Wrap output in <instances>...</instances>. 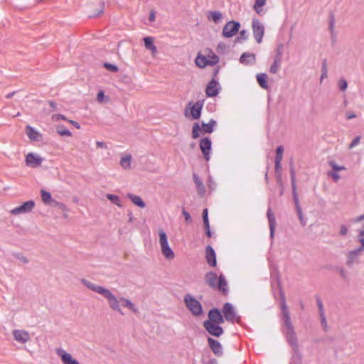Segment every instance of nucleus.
<instances>
[{"label": "nucleus", "mask_w": 364, "mask_h": 364, "mask_svg": "<svg viewBox=\"0 0 364 364\" xmlns=\"http://www.w3.org/2000/svg\"><path fill=\"white\" fill-rule=\"evenodd\" d=\"M82 283L89 289L96 293H98L99 294L105 297L107 300L109 307L112 310L117 311L120 314L124 315V314L119 307V301L122 302V306L132 310L134 313L138 312V309L128 299H126L124 297H120L118 299L108 289L93 284L85 279H82Z\"/></svg>", "instance_id": "1"}, {"label": "nucleus", "mask_w": 364, "mask_h": 364, "mask_svg": "<svg viewBox=\"0 0 364 364\" xmlns=\"http://www.w3.org/2000/svg\"><path fill=\"white\" fill-rule=\"evenodd\" d=\"M281 309L284 328L283 333L285 335L287 341L289 343V345L296 348L298 346L297 338L294 329V326L291 323L289 312L284 296H282V299Z\"/></svg>", "instance_id": "2"}, {"label": "nucleus", "mask_w": 364, "mask_h": 364, "mask_svg": "<svg viewBox=\"0 0 364 364\" xmlns=\"http://www.w3.org/2000/svg\"><path fill=\"white\" fill-rule=\"evenodd\" d=\"M206 284L213 289H218L222 294L227 295L229 291L228 282L223 274L219 276L213 271L208 272L205 275Z\"/></svg>", "instance_id": "3"}, {"label": "nucleus", "mask_w": 364, "mask_h": 364, "mask_svg": "<svg viewBox=\"0 0 364 364\" xmlns=\"http://www.w3.org/2000/svg\"><path fill=\"white\" fill-rule=\"evenodd\" d=\"M222 314L224 318V321L226 320L228 322L232 323H241L240 316L237 315L235 309L230 303L227 302L223 305V307L222 309Z\"/></svg>", "instance_id": "4"}, {"label": "nucleus", "mask_w": 364, "mask_h": 364, "mask_svg": "<svg viewBox=\"0 0 364 364\" xmlns=\"http://www.w3.org/2000/svg\"><path fill=\"white\" fill-rule=\"evenodd\" d=\"M290 174H291V187H292V196H293V199H294V201L295 203L298 217H299V219L301 225L303 226H305L306 223L304 218L303 213H302V210H301V208L300 207L299 202V198H298L297 192H296L295 172H294V170L293 168H291V170H290Z\"/></svg>", "instance_id": "5"}, {"label": "nucleus", "mask_w": 364, "mask_h": 364, "mask_svg": "<svg viewBox=\"0 0 364 364\" xmlns=\"http://www.w3.org/2000/svg\"><path fill=\"white\" fill-rule=\"evenodd\" d=\"M184 303L187 309L195 316H199L203 314V308L201 304L193 296L188 294L184 296Z\"/></svg>", "instance_id": "6"}, {"label": "nucleus", "mask_w": 364, "mask_h": 364, "mask_svg": "<svg viewBox=\"0 0 364 364\" xmlns=\"http://www.w3.org/2000/svg\"><path fill=\"white\" fill-rule=\"evenodd\" d=\"M159 242L161 245V252L167 259H171L174 257L175 255L172 249L169 247L168 243L167 235L166 232L161 230L159 232Z\"/></svg>", "instance_id": "7"}, {"label": "nucleus", "mask_w": 364, "mask_h": 364, "mask_svg": "<svg viewBox=\"0 0 364 364\" xmlns=\"http://www.w3.org/2000/svg\"><path fill=\"white\" fill-rule=\"evenodd\" d=\"M253 36L257 43H261L264 33V25L259 19L254 18L252 21Z\"/></svg>", "instance_id": "8"}, {"label": "nucleus", "mask_w": 364, "mask_h": 364, "mask_svg": "<svg viewBox=\"0 0 364 364\" xmlns=\"http://www.w3.org/2000/svg\"><path fill=\"white\" fill-rule=\"evenodd\" d=\"M220 324V323H213L211 321H204L203 327L211 336L220 337L224 333V330Z\"/></svg>", "instance_id": "9"}, {"label": "nucleus", "mask_w": 364, "mask_h": 364, "mask_svg": "<svg viewBox=\"0 0 364 364\" xmlns=\"http://www.w3.org/2000/svg\"><path fill=\"white\" fill-rule=\"evenodd\" d=\"M240 23L237 21H230L223 27V35L226 38L233 36L239 30Z\"/></svg>", "instance_id": "10"}, {"label": "nucleus", "mask_w": 364, "mask_h": 364, "mask_svg": "<svg viewBox=\"0 0 364 364\" xmlns=\"http://www.w3.org/2000/svg\"><path fill=\"white\" fill-rule=\"evenodd\" d=\"M35 207V202L33 200H28L22 205L16 207L11 210L13 215L24 214L30 213Z\"/></svg>", "instance_id": "11"}, {"label": "nucleus", "mask_w": 364, "mask_h": 364, "mask_svg": "<svg viewBox=\"0 0 364 364\" xmlns=\"http://www.w3.org/2000/svg\"><path fill=\"white\" fill-rule=\"evenodd\" d=\"M200 149L204 156L205 161H209L210 158V151L212 142L210 138L204 137L200 141Z\"/></svg>", "instance_id": "12"}, {"label": "nucleus", "mask_w": 364, "mask_h": 364, "mask_svg": "<svg viewBox=\"0 0 364 364\" xmlns=\"http://www.w3.org/2000/svg\"><path fill=\"white\" fill-rule=\"evenodd\" d=\"M207 340L208 346L214 355L217 357H221L223 355V350L221 343L218 341L210 337H208Z\"/></svg>", "instance_id": "13"}, {"label": "nucleus", "mask_w": 364, "mask_h": 364, "mask_svg": "<svg viewBox=\"0 0 364 364\" xmlns=\"http://www.w3.org/2000/svg\"><path fill=\"white\" fill-rule=\"evenodd\" d=\"M220 85L218 80L213 78L207 85L205 94L208 97H213L219 93Z\"/></svg>", "instance_id": "14"}, {"label": "nucleus", "mask_w": 364, "mask_h": 364, "mask_svg": "<svg viewBox=\"0 0 364 364\" xmlns=\"http://www.w3.org/2000/svg\"><path fill=\"white\" fill-rule=\"evenodd\" d=\"M208 320L205 321H211L213 323H223L224 318L223 314L219 311L218 309L214 308L208 312Z\"/></svg>", "instance_id": "15"}, {"label": "nucleus", "mask_w": 364, "mask_h": 364, "mask_svg": "<svg viewBox=\"0 0 364 364\" xmlns=\"http://www.w3.org/2000/svg\"><path fill=\"white\" fill-rule=\"evenodd\" d=\"M42 161L43 159L33 153H29L26 156V164L30 167L36 168L39 166Z\"/></svg>", "instance_id": "16"}, {"label": "nucleus", "mask_w": 364, "mask_h": 364, "mask_svg": "<svg viewBox=\"0 0 364 364\" xmlns=\"http://www.w3.org/2000/svg\"><path fill=\"white\" fill-rule=\"evenodd\" d=\"M282 58V50L279 48L277 50L276 55L274 56V62L269 68V72L272 74H276L279 69Z\"/></svg>", "instance_id": "17"}, {"label": "nucleus", "mask_w": 364, "mask_h": 364, "mask_svg": "<svg viewBox=\"0 0 364 364\" xmlns=\"http://www.w3.org/2000/svg\"><path fill=\"white\" fill-rule=\"evenodd\" d=\"M14 339L21 343H26L30 339L29 333L23 330H14Z\"/></svg>", "instance_id": "18"}, {"label": "nucleus", "mask_w": 364, "mask_h": 364, "mask_svg": "<svg viewBox=\"0 0 364 364\" xmlns=\"http://www.w3.org/2000/svg\"><path fill=\"white\" fill-rule=\"evenodd\" d=\"M363 251V250H361L360 247H359L355 250L348 252L346 264L348 267H351L355 262H357L359 255L361 254Z\"/></svg>", "instance_id": "19"}, {"label": "nucleus", "mask_w": 364, "mask_h": 364, "mask_svg": "<svg viewBox=\"0 0 364 364\" xmlns=\"http://www.w3.org/2000/svg\"><path fill=\"white\" fill-rule=\"evenodd\" d=\"M57 353L60 356L63 364H80L78 361L74 359L70 354L68 353L63 349L58 350Z\"/></svg>", "instance_id": "20"}, {"label": "nucleus", "mask_w": 364, "mask_h": 364, "mask_svg": "<svg viewBox=\"0 0 364 364\" xmlns=\"http://www.w3.org/2000/svg\"><path fill=\"white\" fill-rule=\"evenodd\" d=\"M267 216L268 218L269 225V230H270V237L272 239L274 237V231H275V227H276V219L274 214L272 213V209L270 207H269L267 213Z\"/></svg>", "instance_id": "21"}, {"label": "nucleus", "mask_w": 364, "mask_h": 364, "mask_svg": "<svg viewBox=\"0 0 364 364\" xmlns=\"http://www.w3.org/2000/svg\"><path fill=\"white\" fill-rule=\"evenodd\" d=\"M206 261L208 264L211 267H215L217 264L216 255L213 248L208 245L206 247Z\"/></svg>", "instance_id": "22"}, {"label": "nucleus", "mask_w": 364, "mask_h": 364, "mask_svg": "<svg viewBox=\"0 0 364 364\" xmlns=\"http://www.w3.org/2000/svg\"><path fill=\"white\" fill-rule=\"evenodd\" d=\"M203 108V102L197 101L191 107V114L194 119H198L200 117L201 110Z\"/></svg>", "instance_id": "23"}, {"label": "nucleus", "mask_w": 364, "mask_h": 364, "mask_svg": "<svg viewBox=\"0 0 364 364\" xmlns=\"http://www.w3.org/2000/svg\"><path fill=\"white\" fill-rule=\"evenodd\" d=\"M256 59L255 55L253 53H244L240 58V62L244 65H254Z\"/></svg>", "instance_id": "24"}, {"label": "nucleus", "mask_w": 364, "mask_h": 364, "mask_svg": "<svg viewBox=\"0 0 364 364\" xmlns=\"http://www.w3.org/2000/svg\"><path fill=\"white\" fill-rule=\"evenodd\" d=\"M26 132L28 137L33 141H38L39 137L41 136L34 128L30 125H27L26 127Z\"/></svg>", "instance_id": "25"}, {"label": "nucleus", "mask_w": 364, "mask_h": 364, "mask_svg": "<svg viewBox=\"0 0 364 364\" xmlns=\"http://www.w3.org/2000/svg\"><path fill=\"white\" fill-rule=\"evenodd\" d=\"M266 2L267 0H255L253 9L258 15L263 16L265 14L266 11L262 7L266 4Z\"/></svg>", "instance_id": "26"}, {"label": "nucleus", "mask_w": 364, "mask_h": 364, "mask_svg": "<svg viewBox=\"0 0 364 364\" xmlns=\"http://www.w3.org/2000/svg\"><path fill=\"white\" fill-rule=\"evenodd\" d=\"M145 48L151 51L153 54L157 52V48L154 43V38L150 36L144 38Z\"/></svg>", "instance_id": "27"}, {"label": "nucleus", "mask_w": 364, "mask_h": 364, "mask_svg": "<svg viewBox=\"0 0 364 364\" xmlns=\"http://www.w3.org/2000/svg\"><path fill=\"white\" fill-rule=\"evenodd\" d=\"M193 178L198 193L201 196L204 195L205 189L202 181L200 180L199 176L196 173L193 174Z\"/></svg>", "instance_id": "28"}, {"label": "nucleus", "mask_w": 364, "mask_h": 364, "mask_svg": "<svg viewBox=\"0 0 364 364\" xmlns=\"http://www.w3.org/2000/svg\"><path fill=\"white\" fill-rule=\"evenodd\" d=\"M257 80L259 86L263 89L267 90L269 88V85L267 84V75L265 73L257 74Z\"/></svg>", "instance_id": "29"}, {"label": "nucleus", "mask_w": 364, "mask_h": 364, "mask_svg": "<svg viewBox=\"0 0 364 364\" xmlns=\"http://www.w3.org/2000/svg\"><path fill=\"white\" fill-rule=\"evenodd\" d=\"M127 197L136 205H137L140 208H142L146 206L145 203L142 200V199L139 196L134 195L132 193H128Z\"/></svg>", "instance_id": "30"}, {"label": "nucleus", "mask_w": 364, "mask_h": 364, "mask_svg": "<svg viewBox=\"0 0 364 364\" xmlns=\"http://www.w3.org/2000/svg\"><path fill=\"white\" fill-rule=\"evenodd\" d=\"M195 63L198 67L200 68H203L205 66L208 65L207 57L205 55H202L200 54H198V56L196 57L195 60Z\"/></svg>", "instance_id": "31"}, {"label": "nucleus", "mask_w": 364, "mask_h": 364, "mask_svg": "<svg viewBox=\"0 0 364 364\" xmlns=\"http://www.w3.org/2000/svg\"><path fill=\"white\" fill-rule=\"evenodd\" d=\"M216 122L214 119H210L208 123H202L203 131L205 133H212L214 130L213 127L215 126Z\"/></svg>", "instance_id": "32"}, {"label": "nucleus", "mask_w": 364, "mask_h": 364, "mask_svg": "<svg viewBox=\"0 0 364 364\" xmlns=\"http://www.w3.org/2000/svg\"><path fill=\"white\" fill-rule=\"evenodd\" d=\"M208 18L213 20L215 23H218L222 18V14L218 11H210Z\"/></svg>", "instance_id": "33"}, {"label": "nucleus", "mask_w": 364, "mask_h": 364, "mask_svg": "<svg viewBox=\"0 0 364 364\" xmlns=\"http://www.w3.org/2000/svg\"><path fill=\"white\" fill-rule=\"evenodd\" d=\"M131 155H127L125 156L122 157L120 160V165L122 168L127 169L129 168L131 166Z\"/></svg>", "instance_id": "34"}, {"label": "nucleus", "mask_w": 364, "mask_h": 364, "mask_svg": "<svg viewBox=\"0 0 364 364\" xmlns=\"http://www.w3.org/2000/svg\"><path fill=\"white\" fill-rule=\"evenodd\" d=\"M206 57L208 65H215L219 62L218 56L213 52H210V54L208 55Z\"/></svg>", "instance_id": "35"}, {"label": "nucleus", "mask_w": 364, "mask_h": 364, "mask_svg": "<svg viewBox=\"0 0 364 364\" xmlns=\"http://www.w3.org/2000/svg\"><path fill=\"white\" fill-rule=\"evenodd\" d=\"M41 194L42 200L45 204H48L49 203L51 202L52 197H51V194L49 192H48L45 190H41Z\"/></svg>", "instance_id": "36"}, {"label": "nucleus", "mask_w": 364, "mask_h": 364, "mask_svg": "<svg viewBox=\"0 0 364 364\" xmlns=\"http://www.w3.org/2000/svg\"><path fill=\"white\" fill-rule=\"evenodd\" d=\"M107 198L117 206L122 207L121 200L118 196L108 193L107 194Z\"/></svg>", "instance_id": "37"}, {"label": "nucleus", "mask_w": 364, "mask_h": 364, "mask_svg": "<svg viewBox=\"0 0 364 364\" xmlns=\"http://www.w3.org/2000/svg\"><path fill=\"white\" fill-rule=\"evenodd\" d=\"M201 132V128L198 123H195L193 126L192 129V137L193 139H197L200 136V132Z\"/></svg>", "instance_id": "38"}, {"label": "nucleus", "mask_w": 364, "mask_h": 364, "mask_svg": "<svg viewBox=\"0 0 364 364\" xmlns=\"http://www.w3.org/2000/svg\"><path fill=\"white\" fill-rule=\"evenodd\" d=\"M57 132L59 135L62 136H72V133L67 129L64 128L63 127H57Z\"/></svg>", "instance_id": "39"}, {"label": "nucleus", "mask_w": 364, "mask_h": 364, "mask_svg": "<svg viewBox=\"0 0 364 364\" xmlns=\"http://www.w3.org/2000/svg\"><path fill=\"white\" fill-rule=\"evenodd\" d=\"M248 33L245 30H242L240 32L239 36L236 38L235 42L242 43L243 41L247 39Z\"/></svg>", "instance_id": "40"}, {"label": "nucleus", "mask_w": 364, "mask_h": 364, "mask_svg": "<svg viewBox=\"0 0 364 364\" xmlns=\"http://www.w3.org/2000/svg\"><path fill=\"white\" fill-rule=\"evenodd\" d=\"M327 74H328V68H327V63H326V60H324L323 61V63H322V68H321V82H322V80L327 77Z\"/></svg>", "instance_id": "41"}, {"label": "nucleus", "mask_w": 364, "mask_h": 364, "mask_svg": "<svg viewBox=\"0 0 364 364\" xmlns=\"http://www.w3.org/2000/svg\"><path fill=\"white\" fill-rule=\"evenodd\" d=\"M329 165L332 168L333 171H335V172H337L339 171H343V170L346 169V168L344 166L337 165L336 161H329Z\"/></svg>", "instance_id": "42"}, {"label": "nucleus", "mask_w": 364, "mask_h": 364, "mask_svg": "<svg viewBox=\"0 0 364 364\" xmlns=\"http://www.w3.org/2000/svg\"><path fill=\"white\" fill-rule=\"evenodd\" d=\"M316 304L318 308L319 316H322L324 314V309L322 300L318 296H316Z\"/></svg>", "instance_id": "43"}, {"label": "nucleus", "mask_w": 364, "mask_h": 364, "mask_svg": "<svg viewBox=\"0 0 364 364\" xmlns=\"http://www.w3.org/2000/svg\"><path fill=\"white\" fill-rule=\"evenodd\" d=\"M283 153H284V147L282 146H277V148L276 149L275 160L282 161Z\"/></svg>", "instance_id": "44"}, {"label": "nucleus", "mask_w": 364, "mask_h": 364, "mask_svg": "<svg viewBox=\"0 0 364 364\" xmlns=\"http://www.w3.org/2000/svg\"><path fill=\"white\" fill-rule=\"evenodd\" d=\"M338 86L341 91H345L348 87V82L344 78H341L338 82Z\"/></svg>", "instance_id": "45"}, {"label": "nucleus", "mask_w": 364, "mask_h": 364, "mask_svg": "<svg viewBox=\"0 0 364 364\" xmlns=\"http://www.w3.org/2000/svg\"><path fill=\"white\" fill-rule=\"evenodd\" d=\"M104 67L107 69L109 71H111V72H113V73H116L119 70V68L116 65H114V64H111V63H105L104 64Z\"/></svg>", "instance_id": "46"}, {"label": "nucleus", "mask_w": 364, "mask_h": 364, "mask_svg": "<svg viewBox=\"0 0 364 364\" xmlns=\"http://www.w3.org/2000/svg\"><path fill=\"white\" fill-rule=\"evenodd\" d=\"M358 241L360 243V249L364 251V229L361 230L358 233Z\"/></svg>", "instance_id": "47"}, {"label": "nucleus", "mask_w": 364, "mask_h": 364, "mask_svg": "<svg viewBox=\"0 0 364 364\" xmlns=\"http://www.w3.org/2000/svg\"><path fill=\"white\" fill-rule=\"evenodd\" d=\"M328 176L331 177L335 182H337L341 178L339 174L335 171H329L328 173Z\"/></svg>", "instance_id": "48"}, {"label": "nucleus", "mask_w": 364, "mask_h": 364, "mask_svg": "<svg viewBox=\"0 0 364 364\" xmlns=\"http://www.w3.org/2000/svg\"><path fill=\"white\" fill-rule=\"evenodd\" d=\"M360 136H355L353 139V141L350 142V144H349V149H352V148L355 147V146H357L360 143Z\"/></svg>", "instance_id": "49"}, {"label": "nucleus", "mask_w": 364, "mask_h": 364, "mask_svg": "<svg viewBox=\"0 0 364 364\" xmlns=\"http://www.w3.org/2000/svg\"><path fill=\"white\" fill-rule=\"evenodd\" d=\"M14 257L16 258H17L18 259H19L23 263L26 264L28 262V259L26 257H24L22 254H20V253L14 254Z\"/></svg>", "instance_id": "50"}, {"label": "nucleus", "mask_w": 364, "mask_h": 364, "mask_svg": "<svg viewBox=\"0 0 364 364\" xmlns=\"http://www.w3.org/2000/svg\"><path fill=\"white\" fill-rule=\"evenodd\" d=\"M52 119L54 121H59V120H67L65 116L61 114H55L52 116Z\"/></svg>", "instance_id": "51"}, {"label": "nucleus", "mask_w": 364, "mask_h": 364, "mask_svg": "<svg viewBox=\"0 0 364 364\" xmlns=\"http://www.w3.org/2000/svg\"><path fill=\"white\" fill-rule=\"evenodd\" d=\"M320 317H321V326H323V328L325 331H327L328 326H327V321L326 319L325 314H323L322 316H320Z\"/></svg>", "instance_id": "52"}, {"label": "nucleus", "mask_w": 364, "mask_h": 364, "mask_svg": "<svg viewBox=\"0 0 364 364\" xmlns=\"http://www.w3.org/2000/svg\"><path fill=\"white\" fill-rule=\"evenodd\" d=\"M348 228L345 225H342L340 228V235L342 236H346L348 234Z\"/></svg>", "instance_id": "53"}, {"label": "nucleus", "mask_w": 364, "mask_h": 364, "mask_svg": "<svg viewBox=\"0 0 364 364\" xmlns=\"http://www.w3.org/2000/svg\"><path fill=\"white\" fill-rule=\"evenodd\" d=\"M182 213L183 215L184 216L186 222L189 223L191 221V217L188 212L183 209Z\"/></svg>", "instance_id": "54"}, {"label": "nucleus", "mask_w": 364, "mask_h": 364, "mask_svg": "<svg viewBox=\"0 0 364 364\" xmlns=\"http://www.w3.org/2000/svg\"><path fill=\"white\" fill-rule=\"evenodd\" d=\"M281 160H275V171L279 172L282 169Z\"/></svg>", "instance_id": "55"}, {"label": "nucleus", "mask_w": 364, "mask_h": 364, "mask_svg": "<svg viewBox=\"0 0 364 364\" xmlns=\"http://www.w3.org/2000/svg\"><path fill=\"white\" fill-rule=\"evenodd\" d=\"M202 217H203V222L209 221V220H208V209L207 208H205L203 210Z\"/></svg>", "instance_id": "56"}, {"label": "nucleus", "mask_w": 364, "mask_h": 364, "mask_svg": "<svg viewBox=\"0 0 364 364\" xmlns=\"http://www.w3.org/2000/svg\"><path fill=\"white\" fill-rule=\"evenodd\" d=\"M105 97V94L103 91H100L97 95V100L98 102H101L103 101Z\"/></svg>", "instance_id": "57"}, {"label": "nucleus", "mask_w": 364, "mask_h": 364, "mask_svg": "<svg viewBox=\"0 0 364 364\" xmlns=\"http://www.w3.org/2000/svg\"><path fill=\"white\" fill-rule=\"evenodd\" d=\"M155 18H156L155 11L152 10L150 11L149 20V21L153 22L155 21Z\"/></svg>", "instance_id": "58"}, {"label": "nucleus", "mask_w": 364, "mask_h": 364, "mask_svg": "<svg viewBox=\"0 0 364 364\" xmlns=\"http://www.w3.org/2000/svg\"><path fill=\"white\" fill-rule=\"evenodd\" d=\"M333 28H334V18H333V16H332L329 21V29L331 33L333 32Z\"/></svg>", "instance_id": "59"}, {"label": "nucleus", "mask_w": 364, "mask_h": 364, "mask_svg": "<svg viewBox=\"0 0 364 364\" xmlns=\"http://www.w3.org/2000/svg\"><path fill=\"white\" fill-rule=\"evenodd\" d=\"M346 115L347 119H351L356 117V115L353 112H347Z\"/></svg>", "instance_id": "60"}, {"label": "nucleus", "mask_w": 364, "mask_h": 364, "mask_svg": "<svg viewBox=\"0 0 364 364\" xmlns=\"http://www.w3.org/2000/svg\"><path fill=\"white\" fill-rule=\"evenodd\" d=\"M96 145L98 148H102V149H106L107 148V145L105 143H104L103 141H97L96 142Z\"/></svg>", "instance_id": "61"}, {"label": "nucleus", "mask_w": 364, "mask_h": 364, "mask_svg": "<svg viewBox=\"0 0 364 364\" xmlns=\"http://www.w3.org/2000/svg\"><path fill=\"white\" fill-rule=\"evenodd\" d=\"M69 122L71 123L77 129H80V126L79 123H77V122H75L73 120H69Z\"/></svg>", "instance_id": "62"}, {"label": "nucleus", "mask_w": 364, "mask_h": 364, "mask_svg": "<svg viewBox=\"0 0 364 364\" xmlns=\"http://www.w3.org/2000/svg\"><path fill=\"white\" fill-rule=\"evenodd\" d=\"M203 225H204V229H205V230H210V224H209V221H205V222H203Z\"/></svg>", "instance_id": "63"}, {"label": "nucleus", "mask_w": 364, "mask_h": 364, "mask_svg": "<svg viewBox=\"0 0 364 364\" xmlns=\"http://www.w3.org/2000/svg\"><path fill=\"white\" fill-rule=\"evenodd\" d=\"M205 364H218V362L215 358H212L210 359Z\"/></svg>", "instance_id": "64"}]
</instances>
